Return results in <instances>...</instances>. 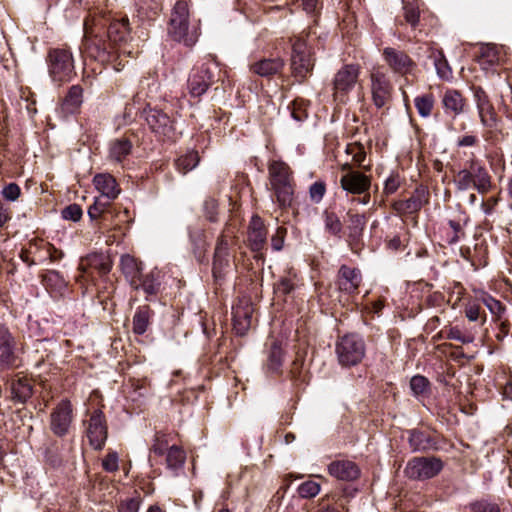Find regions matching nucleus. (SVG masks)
<instances>
[{
    "mask_svg": "<svg viewBox=\"0 0 512 512\" xmlns=\"http://www.w3.org/2000/svg\"><path fill=\"white\" fill-rule=\"evenodd\" d=\"M130 28L127 17L112 18L105 13L94 11L84 21L83 48L91 59L101 64H111L120 71L124 64L122 56L134 57L129 40Z\"/></svg>",
    "mask_w": 512,
    "mask_h": 512,
    "instance_id": "1",
    "label": "nucleus"
},
{
    "mask_svg": "<svg viewBox=\"0 0 512 512\" xmlns=\"http://www.w3.org/2000/svg\"><path fill=\"white\" fill-rule=\"evenodd\" d=\"M268 179L279 207H290L294 199L295 184L288 164L281 160H272L268 165Z\"/></svg>",
    "mask_w": 512,
    "mask_h": 512,
    "instance_id": "2",
    "label": "nucleus"
},
{
    "mask_svg": "<svg viewBox=\"0 0 512 512\" xmlns=\"http://www.w3.org/2000/svg\"><path fill=\"white\" fill-rule=\"evenodd\" d=\"M169 35L186 46H193L199 37L198 24L190 21L189 4L185 0H178L172 11L168 26Z\"/></svg>",
    "mask_w": 512,
    "mask_h": 512,
    "instance_id": "3",
    "label": "nucleus"
},
{
    "mask_svg": "<svg viewBox=\"0 0 512 512\" xmlns=\"http://www.w3.org/2000/svg\"><path fill=\"white\" fill-rule=\"evenodd\" d=\"M454 184L458 191L474 188L480 194H486L492 188V177L481 161L471 158L455 175Z\"/></svg>",
    "mask_w": 512,
    "mask_h": 512,
    "instance_id": "4",
    "label": "nucleus"
},
{
    "mask_svg": "<svg viewBox=\"0 0 512 512\" xmlns=\"http://www.w3.org/2000/svg\"><path fill=\"white\" fill-rule=\"evenodd\" d=\"M307 38L308 35L302 33L292 40L290 67L293 77L299 83L304 82L311 75L315 65L314 53Z\"/></svg>",
    "mask_w": 512,
    "mask_h": 512,
    "instance_id": "5",
    "label": "nucleus"
},
{
    "mask_svg": "<svg viewBox=\"0 0 512 512\" xmlns=\"http://www.w3.org/2000/svg\"><path fill=\"white\" fill-rule=\"evenodd\" d=\"M237 228L226 224L216 241L213 255L212 274L216 282H221L231 270L230 247L234 244Z\"/></svg>",
    "mask_w": 512,
    "mask_h": 512,
    "instance_id": "6",
    "label": "nucleus"
},
{
    "mask_svg": "<svg viewBox=\"0 0 512 512\" xmlns=\"http://www.w3.org/2000/svg\"><path fill=\"white\" fill-rule=\"evenodd\" d=\"M47 63L49 75L55 82H68L76 75L74 58L67 46L50 48Z\"/></svg>",
    "mask_w": 512,
    "mask_h": 512,
    "instance_id": "7",
    "label": "nucleus"
},
{
    "mask_svg": "<svg viewBox=\"0 0 512 512\" xmlns=\"http://www.w3.org/2000/svg\"><path fill=\"white\" fill-rule=\"evenodd\" d=\"M336 355L342 367L358 365L366 353L364 340L357 334H346L336 343Z\"/></svg>",
    "mask_w": 512,
    "mask_h": 512,
    "instance_id": "8",
    "label": "nucleus"
},
{
    "mask_svg": "<svg viewBox=\"0 0 512 512\" xmlns=\"http://www.w3.org/2000/svg\"><path fill=\"white\" fill-rule=\"evenodd\" d=\"M370 93L373 105L377 109H389L393 99L394 88L387 75L379 67H373L369 75Z\"/></svg>",
    "mask_w": 512,
    "mask_h": 512,
    "instance_id": "9",
    "label": "nucleus"
},
{
    "mask_svg": "<svg viewBox=\"0 0 512 512\" xmlns=\"http://www.w3.org/2000/svg\"><path fill=\"white\" fill-rule=\"evenodd\" d=\"M217 72H219V67L214 60H209L199 66H195L191 70L187 81V89L190 96L198 98L206 93L208 88L214 83Z\"/></svg>",
    "mask_w": 512,
    "mask_h": 512,
    "instance_id": "10",
    "label": "nucleus"
},
{
    "mask_svg": "<svg viewBox=\"0 0 512 512\" xmlns=\"http://www.w3.org/2000/svg\"><path fill=\"white\" fill-rule=\"evenodd\" d=\"M361 68L358 64H345L334 75L333 97L336 101L346 102L348 94L358 83Z\"/></svg>",
    "mask_w": 512,
    "mask_h": 512,
    "instance_id": "11",
    "label": "nucleus"
},
{
    "mask_svg": "<svg viewBox=\"0 0 512 512\" xmlns=\"http://www.w3.org/2000/svg\"><path fill=\"white\" fill-rule=\"evenodd\" d=\"M442 468L443 463L438 458L415 457L407 463L405 473L411 479H429L436 476Z\"/></svg>",
    "mask_w": 512,
    "mask_h": 512,
    "instance_id": "12",
    "label": "nucleus"
},
{
    "mask_svg": "<svg viewBox=\"0 0 512 512\" xmlns=\"http://www.w3.org/2000/svg\"><path fill=\"white\" fill-rule=\"evenodd\" d=\"M86 435L93 449L101 450L104 447L108 427L106 417L100 409L93 411L86 422Z\"/></svg>",
    "mask_w": 512,
    "mask_h": 512,
    "instance_id": "13",
    "label": "nucleus"
},
{
    "mask_svg": "<svg viewBox=\"0 0 512 512\" xmlns=\"http://www.w3.org/2000/svg\"><path fill=\"white\" fill-rule=\"evenodd\" d=\"M18 344L9 328L0 324V369L8 370L17 367Z\"/></svg>",
    "mask_w": 512,
    "mask_h": 512,
    "instance_id": "14",
    "label": "nucleus"
},
{
    "mask_svg": "<svg viewBox=\"0 0 512 512\" xmlns=\"http://www.w3.org/2000/svg\"><path fill=\"white\" fill-rule=\"evenodd\" d=\"M383 59L391 71L401 76L412 74L416 69V62L402 50L386 47L382 52Z\"/></svg>",
    "mask_w": 512,
    "mask_h": 512,
    "instance_id": "15",
    "label": "nucleus"
},
{
    "mask_svg": "<svg viewBox=\"0 0 512 512\" xmlns=\"http://www.w3.org/2000/svg\"><path fill=\"white\" fill-rule=\"evenodd\" d=\"M72 420V405L70 401L62 400L50 414V429L54 435L63 437L69 432Z\"/></svg>",
    "mask_w": 512,
    "mask_h": 512,
    "instance_id": "16",
    "label": "nucleus"
},
{
    "mask_svg": "<svg viewBox=\"0 0 512 512\" xmlns=\"http://www.w3.org/2000/svg\"><path fill=\"white\" fill-rule=\"evenodd\" d=\"M254 307L249 299L242 298L232 307L233 329L237 335H245L252 325Z\"/></svg>",
    "mask_w": 512,
    "mask_h": 512,
    "instance_id": "17",
    "label": "nucleus"
},
{
    "mask_svg": "<svg viewBox=\"0 0 512 512\" xmlns=\"http://www.w3.org/2000/svg\"><path fill=\"white\" fill-rule=\"evenodd\" d=\"M112 268L110 256L102 252H93L82 258L79 264V270L84 275L93 276L94 272L98 275H107Z\"/></svg>",
    "mask_w": 512,
    "mask_h": 512,
    "instance_id": "18",
    "label": "nucleus"
},
{
    "mask_svg": "<svg viewBox=\"0 0 512 512\" xmlns=\"http://www.w3.org/2000/svg\"><path fill=\"white\" fill-rule=\"evenodd\" d=\"M429 191L425 186L417 187L406 200H398L392 204L393 210L398 214L417 213L429 202Z\"/></svg>",
    "mask_w": 512,
    "mask_h": 512,
    "instance_id": "19",
    "label": "nucleus"
},
{
    "mask_svg": "<svg viewBox=\"0 0 512 512\" xmlns=\"http://www.w3.org/2000/svg\"><path fill=\"white\" fill-rule=\"evenodd\" d=\"M133 143L130 138L122 136L111 140L107 148L106 159L116 165L124 167V162L131 155Z\"/></svg>",
    "mask_w": 512,
    "mask_h": 512,
    "instance_id": "20",
    "label": "nucleus"
},
{
    "mask_svg": "<svg viewBox=\"0 0 512 512\" xmlns=\"http://www.w3.org/2000/svg\"><path fill=\"white\" fill-rule=\"evenodd\" d=\"M362 282V275L358 268L342 265L337 275V285L341 292L349 295L356 294Z\"/></svg>",
    "mask_w": 512,
    "mask_h": 512,
    "instance_id": "21",
    "label": "nucleus"
},
{
    "mask_svg": "<svg viewBox=\"0 0 512 512\" xmlns=\"http://www.w3.org/2000/svg\"><path fill=\"white\" fill-rule=\"evenodd\" d=\"M146 121L154 133L163 137H172L174 132L173 121L163 111L149 109L146 112Z\"/></svg>",
    "mask_w": 512,
    "mask_h": 512,
    "instance_id": "22",
    "label": "nucleus"
},
{
    "mask_svg": "<svg viewBox=\"0 0 512 512\" xmlns=\"http://www.w3.org/2000/svg\"><path fill=\"white\" fill-rule=\"evenodd\" d=\"M340 186L348 193L360 195L368 192L371 180L369 176L359 171H350L341 177Z\"/></svg>",
    "mask_w": 512,
    "mask_h": 512,
    "instance_id": "23",
    "label": "nucleus"
},
{
    "mask_svg": "<svg viewBox=\"0 0 512 512\" xmlns=\"http://www.w3.org/2000/svg\"><path fill=\"white\" fill-rule=\"evenodd\" d=\"M441 105L446 115L456 118L465 112L467 99L460 91L447 89L441 97Z\"/></svg>",
    "mask_w": 512,
    "mask_h": 512,
    "instance_id": "24",
    "label": "nucleus"
},
{
    "mask_svg": "<svg viewBox=\"0 0 512 512\" xmlns=\"http://www.w3.org/2000/svg\"><path fill=\"white\" fill-rule=\"evenodd\" d=\"M267 230L263 220L255 215L251 218L248 227V246L253 252H261L266 246Z\"/></svg>",
    "mask_w": 512,
    "mask_h": 512,
    "instance_id": "25",
    "label": "nucleus"
},
{
    "mask_svg": "<svg viewBox=\"0 0 512 512\" xmlns=\"http://www.w3.org/2000/svg\"><path fill=\"white\" fill-rule=\"evenodd\" d=\"M285 61L281 57L263 58L250 64L249 69L260 77L270 78L282 72Z\"/></svg>",
    "mask_w": 512,
    "mask_h": 512,
    "instance_id": "26",
    "label": "nucleus"
},
{
    "mask_svg": "<svg viewBox=\"0 0 512 512\" xmlns=\"http://www.w3.org/2000/svg\"><path fill=\"white\" fill-rule=\"evenodd\" d=\"M93 184L101 193L102 197L107 198V200L116 199L121 192V188L117 183V180L110 173L96 174L93 177Z\"/></svg>",
    "mask_w": 512,
    "mask_h": 512,
    "instance_id": "27",
    "label": "nucleus"
},
{
    "mask_svg": "<svg viewBox=\"0 0 512 512\" xmlns=\"http://www.w3.org/2000/svg\"><path fill=\"white\" fill-rule=\"evenodd\" d=\"M409 445L413 451H429L437 449V439L432 432L413 429L409 432Z\"/></svg>",
    "mask_w": 512,
    "mask_h": 512,
    "instance_id": "28",
    "label": "nucleus"
},
{
    "mask_svg": "<svg viewBox=\"0 0 512 512\" xmlns=\"http://www.w3.org/2000/svg\"><path fill=\"white\" fill-rule=\"evenodd\" d=\"M10 393V399L14 403H26L33 394L30 380L25 376H16L10 382Z\"/></svg>",
    "mask_w": 512,
    "mask_h": 512,
    "instance_id": "29",
    "label": "nucleus"
},
{
    "mask_svg": "<svg viewBox=\"0 0 512 512\" xmlns=\"http://www.w3.org/2000/svg\"><path fill=\"white\" fill-rule=\"evenodd\" d=\"M331 476L344 481H352L359 476L357 465L348 460L334 461L328 466Z\"/></svg>",
    "mask_w": 512,
    "mask_h": 512,
    "instance_id": "30",
    "label": "nucleus"
},
{
    "mask_svg": "<svg viewBox=\"0 0 512 512\" xmlns=\"http://www.w3.org/2000/svg\"><path fill=\"white\" fill-rule=\"evenodd\" d=\"M83 93L84 90L80 85L71 86L62 101V111L65 114L78 113L83 103Z\"/></svg>",
    "mask_w": 512,
    "mask_h": 512,
    "instance_id": "31",
    "label": "nucleus"
},
{
    "mask_svg": "<svg viewBox=\"0 0 512 512\" xmlns=\"http://www.w3.org/2000/svg\"><path fill=\"white\" fill-rule=\"evenodd\" d=\"M166 454V466L169 470L177 473L181 470L186 461V452L178 445L172 444Z\"/></svg>",
    "mask_w": 512,
    "mask_h": 512,
    "instance_id": "32",
    "label": "nucleus"
},
{
    "mask_svg": "<svg viewBox=\"0 0 512 512\" xmlns=\"http://www.w3.org/2000/svg\"><path fill=\"white\" fill-rule=\"evenodd\" d=\"M137 285L148 295L157 294L161 285L160 271L153 270L146 275L141 274L137 280Z\"/></svg>",
    "mask_w": 512,
    "mask_h": 512,
    "instance_id": "33",
    "label": "nucleus"
},
{
    "mask_svg": "<svg viewBox=\"0 0 512 512\" xmlns=\"http://www.w3.org/2000/svg\"><path fill=\"white\" fill-rule=\"evenodd\" d=\"M429 58H431L434 62V66L437 72V75L441 79L448 80L452 76V70L446 60L444 53L442 50H438L435 48H429Z\"/></svg>",
    "mask_w": 512,
    "mask_h": 512,
    "instance_id": "34",
    "label": "nucleus"
},
{
    "mask_svg": "<svg viewBox=\"0 0 512 512\" xmlns=\"http://www.w3.org/2000/svg\"><path fill=\"white\" fill-rule=\"evenodd\" d=\"M152 311L148 305L137 308L133 316V332L138 335L144 334L149 326Z\"/></svg>",
    "mask_w": 512,
    "mask_h": 512,
    "instance_id": "35",
    "label": "nucleus"
},
{
    "mask_svg": "<svg viewBox=\"0 0 512 512\" xmlns=\"http://www.w3.org/2000/svg\"><path fill=\"white\" fill-rule=\"evenodd\" d=\"M283 349L281 343L277 340L273 341L268 353L266 363L267 369L272 373H278L283 363Z\"/></svg>",
    "mask_w": 512,
    "mask_h": 512,
    "instance_id": "36",
    "label": "nucleus"
},
{
    "mask_svg": "<svg viewBox=\"0 0 512 512\" xmlns=\"http://www.w3.org/2000/svg\"><path fill=\"white\" fill-rule=\"evenodd\" d=\"M122 271L127 278L130 280V284L134 289H139L137 280L141 275L140 268L137 262L130 256H124L121 259Z\"/></svg>",
    "mask_w": 512,
    "mask_h": 512,
    "instance_id": "37",
    "label": "nucleus"
},
{
    "mask_svg": "<svg viewBox=\"0 0 512 512\" xmlns=\"http://www.w3.org/2000/svg\"><path fill=\"white\" fill-rule=\"evenodd\" d=\"M478 116L483 127L494 129L498 123V115L492 102L477 108Z\"/></svg>",
    "mask_w": 512,
    "mask_h": 512,
    "instance_id": "38",
    "label": "nucleus"
},
{
    "mask_svg": "<svg viewBox=\"0 0 512 512\" xmlns=\"http://www.w3.org/2000/svg\"><path fill=\"white\" fill-rule=\"evenodd\" d=\"M414 104L419 116L422 118H428L432 114L435 97L432 93H425L417 96L414 99Z\"/></svg>",
    "mask_w": 512,
    "mask_h": 512,
    "instance_id": "39",
    "label": "nucleus"
},
{
    "mask_svg": "<svg viewBox=\"0 0 512 512\" xmlns=\"http://www.w3.org/2000/svg\"><path fill=\"white\" fill-rule=\"evenodd\" d=\"M199 161L200 157L198 152L192 150L177 158L175 165L180 173L186 174L193 170L199 164Z\"/></svg>",
    "mask_w": 512,
    "mask_h": 512,
    "instance_id": "40",
    "label": "nucleus"
},
{
    "mask_svg": "<svg viewBox=\"0 0 512 512\" xmlns=\"http://www.w3.org/2000/svg\"><path fill=\"white\" fill-rule=\"evenodd\" d=\"M171 435L162 431H157L153 437L150 446V452L156 456H163L168 451L171 442Z\"/></svg>",
    "mask_w": 512,
    "mask_h": 512,
    "instance_id": "41",
    "label": "nucleus"
},
{
    "mask_svg": "<svg viewBox=\"0 0 512 512\" xmlns=\"http://www.w3.org/2000/svg\"><path fill=\"white\" fill-rule=\"evenodd\" d=\"M345 152L347 155L352 157V161L358 167H362L366 170H369V166L363 165V162L366 158V152L364 146L359 142L349 143L346 146Z\"/></svg>",
    "mask_w": 512,
    "mask_h": 512,
    "instance_id": "42",
    "label": "nucleus"
},
{
    "mask_svg": "<svg viewBox=\"0 0 512 512\" xmlns=\"http://www.w3.org/2000/svg\"><path fill=\"white\" fill-rule=\"evenodd\" d=\"M324 225H325V230L329 234H331L333 236L340 237V234L343 229V225H342V222H341L339 216L335 212H332V211L324 212Z\"/></svg>",
    "mask_w": 512,
    "mask_h": 512,
    "instance_id": "43",
    "label": "nucleus"
},
{
    "mask_svg": "<svg viewBox=\"0 0 512 512\" xmlns=\"http://www.w3.org/2000/svg\"><path fill=\"white\" fill-rule=\"evenodd\" d=\"M468 508L471 512H501V509L496 502L485 498L469 503Z\"/></svg>",
    "mask_w": 512,
    "mask_h": 512,
    "instance_id": "44",
    "label": "nucleus"
},
{
    "mask_svg": "<svg viewBox=\"0 0 512 512\" xmlns=\"http://www.w3.org/2000/svg\"><path fill=\"white\" fill-rule=\"evenodd\" d=\"M109 201H103L101 198H96L94 203L88 209V215L91 219H98L99 217H104L110 214L109 209Z\"/></svg>",
    "mask_w": 512,
    "mask_h": 512,
    "instance_id": "45",
    "label": "nucleus"
},
{
    "mask_svg": "<svg viewBox=\"0 0 512 512\" xmlns=\"http://www.w3.org/2000/svg\"><path fill=\"white\" fill-rule=\"evenodd\" d=\"M350 225L349 229L351 231V235L354 237L359 236L366 224L365 216L358 213H353L352 211H348L347 213Z\"/></svg>",
    "mask_w": 512,
    "mask_h": 512,
    "instance_id": "46",
    "label": "nucleus"
},
{
    "mask_svg": "<svg viewBox=\"0 0 512 512\" xmlns=\"http://www.w3.org/2000/svg\"><path fill=\"white\" fill-rule=\"evenodd\" d=\"M482 302L488 308L491 314L496 317V320H501V317L506 310L501 301L495 299L491 295H484L482 297Z\"/></svg>",
    "mask_w": 512,
    "mask_h": 512,
    "instance_id": "47",
    "label": "nucleus"
},
{
    "mask_svg": "<svg viewBox=\"0 0 512 512\" xmlns=\"http://www.w3.org/2000/svg\"><path fill=\"white\" fill-rule=\"evenodd\" d=\"M320 492V484L313 480L303 482L298 487V494L301 498H313Z\"/></svg>",
    "mask_w": 512,
    "mask_h": 512,
    "instance_id": "48",
    "label": "nucleus"
},
{
    "mask_svg": "<svg viewBox=\"0 0 512 512\" xmlns=\"http://www.w3.org/2000/svg\"><path fill=\"white\" fill-rule=\"evenodd\" d=\"M142 503L140 495L131 498H125L118 504V512H139Z\"/></svg>",
    "mask_w": 512,
    "mask_h": 512,
    "instance_id": "49",
    "label": "nucleus"
},
{
    "mask_svg": "<svg viewBox=\"0 0 512 512\" xmlns=\"http://www.w3.org/2000/svg\"><path fill=\"white\" fill-rule=\"evenodd\" d=\"M102 468L108 473H114L119 469V456L116 451H109L102 459Z\"/></svg>",
    "mask_w": 512,
    "mask_h": 512,
    "instance_id": "50",
    "label": "nucleus"
},
{
    "mask_svg": "<svg viewBox=\"0 0 512 512\" xmlns=\"http://www.w3.org/2000/svg\"><path fill=\"white\" fill-rule=\"evenodd\" d=\"M403 10L405 21L412 27H416L420 18L419 8L412 3H406L403 7Z\"/></svg>",
    "mask_w": 512,
    "mask_h": 512,
    "instance_id": "51",
    "label": "nucleus"
},
{
    "mask_svg": "<svg viewBox=\"0 0 512 512\" xmlns=\"http://www.w3.org/2000/svg\"><path fill=\"white\" fill-rule=\"evenodd\" d=\"M326 193V184L323 181L314 182L309 188V196L312 202L319 203Z\"/></svg>",
    "mask_w": 512,
    "mask_h": 512,
    "instance_id": "52",
    "label": "nucleus"
},
{
    "mask_svg": "<svg viewBox=\"0 0 512 512\" xmlns=\"http://www.w3.org/2000/svg\"><path fill=\"white\" fill-rule=\"evenodd\" d=\"M429 385L427 378L421 375H415L410 380V388L415 395L424 394Z\"/></svg>",
    "mask_w": 512,
    "mask_h": 512,
    "instance_id": "53",
    "label": "nucleus"
},
{
    "mask_svg": "<svg viewBox=\"0 0 512 512\" xmlns=\"http://www.w3.org/2000/svg\"><path fill=\"white\" fill-rule=\"evenodd\" d=\"M448 225L452 230V234L448 236L447 243L454 244L460 240L464 236V229L462 224L459 221L449 220Z\"/></svg>",
    "mask_w": 512,
    "mask_h": 512,
    "instance_id": "54",
    "label": "nucleus"
},
{
    "mask_svg": "<svg viewBox=\"0 0 512 512\" xmlns=\"http://www.w3.org/2000/svg\"><path fill=\"white\" fill-rule=\"evenodd\" d=\"M295 283L290 277L281 278L274 286L276 293L287 295L294 290Z\"/></svg>",
    "mask_w": 512,
    "mask_h": 512,
    "instance_id": "55",
    "label": "nucleus"
},
{
    "mask_svg": "<svg viewBox=\"0 0 512 512\" xmlns=\"http://www.w3.org/2000/svg\"><path fill=\"white\" fill-rule=\"evenodd\" d=\"M82 209L77 204H71L63 209L62 217L66 220L79 221L82 217Z\"/></svg>",
    "mask_w": 512,
    "mask_h": 512,
    "instance_id": "56",
    "label": "nucleus"
},
{
    "mask_svg": "<svg viewBox=\"0 0 512 512\" xmlns=\"http://www.w3.org/2000/svg\"><path fill=\"white\" fill-rule=\"evenodd\" d=\"M481 59L493 65L498 62V52L495 46L493 45H485L481 48Z\"/></svg>",
    "mask_w": 512,
    "mask_h": 512,
    "instance_id": "57",
    "label": "nucleus"
},
{
    "mask_svg": "<svg viewBox=\"0 0 512 512\" xmlns=\"http://www.w3.org/2000/svg\"><path fill=\"white\" fill-rule=\"evenodd\" d=\"M446 338L460 341L463 344L471 343L474 340L472 336L464 335L457 327H450L447 330Z\"/></svg>",
    "mask_w": 512,
    "mask_h": 512,
    "instance_id": "58",
    "label": "nucleus"
},
{
    "mask_svg": "<svg viewBox=\"0 0 512 512\" xmlns=\"http://www.w3.org/2000/svg\"><path fill=\"white\" fill-rule=\"evenodd\" d=\"M473 91V97L476 104V108H479L485 104H488L491 102L488 94L485 92V90L481 86H474L472 88Z\"/></svg>",
    "mask_w": 512,
    "mask_h": 512,
    "instance_id": "59",
    "label": "nucleus"
},
{
    "mask_svg": "<svg viewBox=\"0 0 512 512\" xmlns=\"http://www.w3.org/2000/svg\"><path fill=\"white\" fill-rule=\"evenodd\" d=\"M401 185L399 175L391 174L384 183V193L390 195L395 193Z\"/></svg>",
    "mask_w": 512,
    "mask_h": 512,
    "instance_id": "60",
    "label": "nucleus"
},
{
    "mask_svg": "<svg viewBox=\"0 0 512 512\" xmlns=\"http://www.w3.org/2000/svg\"><path fill=\"white\" fill-rule=\"evenodd\" d=\"M21 193L20 187L16 183H10L2 190V196L8 201H15Z\"/></svg>",
    "mask_w": 512,
    "mask_h": 512,
    "instance_id": "61",
    "label": "nucleus"
},
{
    "mask_svg": "<svg viewBox=\"0 0 512 512\" xmlns=\"http://www.w3.org/2000/svg\"><path fill=\"white\" fill-rule=\"evenodd\" d=\"M286 236V228L278 227L275 234L271 238V245L274 250L279 251L283 248L284 238Z\"/></svg>",
    "mask_w": 512,
    "mask_h": 512,
    "instance_id": "62",
    "label": "nucleus"
},
{
    "mask_svg": "<svg viewBox=\"0 0 512 512\" xmlns=\"http://www.w3.org/2000/svg\"><path fill=\"white\" fill-rule=\"evenodd\" d=\"M479 138L473 134H466L458 138L457 147H474L478 145Z\"/></svg>",
    "mask_w": 512,
    "mask_h": 512,
    "instance_id": "63",
    "label": "nucleus"
},
{
    "mask_svg": "<svg viewBox=\"0 0 512 512\" xmlns=\"http://www.w3.org/2000/svg\"><path fill=\"white\" fill-rule=\"evenodd\" d=\"M465 315L470 321L478 320L480 315V306L475 303L467 305Z\"/></svg>",
    "mask_w": 512,
    "mask_h": 512,
    "instance_id": "64",
    "label": "nucleus"
}]
</instances>
